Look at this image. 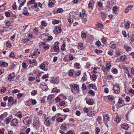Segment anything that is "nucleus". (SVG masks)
I'll return each instance as SVG.
<instances>
[{
	"instance_id": "1",
	"label": "nucleus",
	"mask_w": 134,
	"mask_h": 134,
	"mask_svg": "<svg viewBox=\"0 0 134 134\" xmlns=\"http://www.w3.org/2000/svg\"><path fill=\"white\" fill-rule=\"evenodd\" d=\"M31 121V120L30 118L27 117L25 118L23 120V122L26 125H29Z\"/></svg>"
},
{
	"instance_id": "2",
	"label": "nucleus",
	"mask_w": 134,
	"mask_h": 134,
	"mask_svg": "<svg viewBox=\"0 0 134 134\" xmlns=\"http://www.w3.org/2000/svg\"><path fill=\"white\" fill-rule=\"evenodd\" d=\"M18 120L16 119H12L11 122V125L13 126L17 125L18 122Z\"/></svg>"
},
{
	"instance_id": "3",
	"label": "nucleus",
	"mask_w": 134,
	"mask_h": 134,
	"mask_svg": "<svg viewBox=\"0 0 134 134\" xmlns=\"http://www.w3.org/2000/svg\"><path fill=\"white\" fill-rule=\"evenodd\" d=\"M113 90L115 93L118 94L120 92L119 87L117 85H115L114 86Z\"/></svg>"
},
{
	"instance_id": "4",
	"label": "nucleus",
	"mask_w": 134,
	"mask_h": 134,
	"mask_svg": "<svg viewBox=\"0 0 134 134\" xmlns=\"http://www.w3.org/2000/svg\"><path fill=\"white\" fill-rule=\"evenodd\" d=\"M94 4V3L93 1H90L88 4V8L91 10L93 9Z\"/></svg>"
},
{
	"instance_id": "5",
	"label": "nucleus",
	"mask_w": 134,
	"mask_h": 134,
	"mask_svg": "<svg viewBox=\"0 0 134 134\" xmlns=\"http://www.w3.org/2000/svg\"><path fill=\"white\" fill-rule=\"evenodd\" d=\"M41 45L42 46L43 48L45 50H48L49 47V45L44 43L42 42Z\"/></svg>"
},
{
	"instance_id": "6",
	"label": "nucleus",
	"mask_w": 134,
	"mask_h": 134,
	"mask_svg": "<svg viewBox=\"0 0 134 134\" xmlns=\"http://www.w3.org/2000/svg\"><path fill=\"white\" fill-rule=\"evenodd\" d=\"M60 129L64 131H66L67 130V128L66 127L65 122L63 123L60 126Z\"/></svg>"
},
{
	"instance_id": "7",
	"label": "nucleus",
	"mask_w": 134,
	"mask_h": 134,
	"mask_svg": "<svg viewBox=\"0 0 134 134\" xmlns=\"http://www.w3.org/2000/svg\"><path fill=\"white\" fill-rule=\"evenodd\" d=\"M59 43L58 42H55L54 44L53 49L55 51H57L59 49V47L58 46Z\"/></svg>"
},
{
	"instance_id": "8",
	"label": "nucleus",
	"mask_w": 134,
	"mask_h": 134,
	"mask_svg": "<svg viewBox=\"0 0 134 134\" xmlns=\"http://www.w3.org/2000/svg\"><path fill=\"white\" fill-rule=\"evenodd\" d=\"M111 67V65L109 63L107 64V65H106V67L104 69H103V71L105 72V71H109Z\"/></svg>"
},
{
	"instance_id": "9",
	"label": "nucleus",
	"mask_w": 134,
	"mask_h": 134,
	"mask_svg": "<svg viewBox=\"0 0 134 134\" xmlns=\"http://www.w3.org/2000/svg\"><path fill=\"white\" fill-rule=\"evenodd\" d=\"M40 53V52L38 51V49H36L34 50V52L31 54V55L34 56H37Z\"/></svg>"
},
{
	"instance_id": "10",
	"label": "nucleus",
	"mask_w": 134,
	"mask_h": 134,
	"mask_svg": "<svg viewBox=\"0 0 134 134\" xmlns=\"http://www.w3.org/2000/svg\"><path fill=\"white\" fill-rule=\"evenodd\" d=\"M121 127L125 130H127L129 128L128 125L126 123H124L122 125Z\"/></svg>"
},
{
	"instance_id": "11",
	"label": "nucleus",
	"mask_w": 134,
	"mask_h": 134,
	"mask_svg": "<svg viewBox=\"0 0 134 134\" xmlns=\"http://www.w3.org/2000/svg\"><path fill=\"white\" fill-rule=\"evenodd\" d=\"M7 115V113H5L0 116V121H1L3 120V119L6 117Z\"/></svg>"
},
{
	"instance_id": "12",
	"label": "nucleus",
	"mask_w": 134,
	"mask_h": 134,
	"mask_svg": "<svg viewBox=\"0 0 134 134\" xmlns=\"http://www.w3.org/2000/svg\"><path fill=\"white\" fill-rule=\"evenodd\" d=\"M0 66H1L4 67H7L8 66V64L4 62H0Z\"/></svg>"
},
{
	"instance_id": "13",
	"label": "nucleus",
	"mask_w": 134,
	"mask_h": 134,
	"mask_svg": "<svg viewBox=\"0 0 134 134\" xmlns=\"http://www.w3.org/2000/svg\"><path fill=\"white\" fill-rule=\"evenodd\" d=\"M86 101L87 103L90 105H92L94 103V101L92 99H90L88 100H87Z\"/></svg>"
},
{
	"instance_id": "14",
	"label": "nucleus",
	"mask_w": 134,
	"mask_h": 134,
	"mask_svg": "<svg viewBox=\"0 0 134 134\" xmlns=\"http://www.w3.org/2000/svg\"><path fill=\"white\" fill-rule=\"evenodd\" d=\"M39 122V120L35 119L33 122V125L34 126H36L38 124Z\"/></svg>"
},
{
	"instance_id": "15",
	"label": "nucleus",
	"mask_w": 134,
	"mask_h": 134,
	"mask_svg": "<svg viewBox=\"0 0 134 134\" xmlns=\"http://www.w3.org/2000/svg\"><path fill=\"white\" fill-rule=\"evenodd\" d=\"M96 26H98L96 27L97 29L99 28H103V25L102 24H100L98 22L96 24Z\"/></svg>"
},
{
	"instance_id": "16",
	"label": "nucleus",
	"mask_w": 134,
	"mask_h": 134,
	"mask_svg": "<svg viewBox=\"0 0 134 134\" xmlns=\"http://www.w3.org/2000/svg\"><path fill=\"white\" fill-rule=\"evenodd\" d=\"M27 8L25 7L24 9V11L23 12V13L25 15H28L29 14V13L28 11L26 10Z\"/></svg>"
},
{
	"instance_id": "17",
	"label": "nucleus",
	"mask_w": 134,
	"mask_h": 134,
	"mask_svg": "<svg viewBox=\"0 0 134 134\" xmlns=\"http://www.w3.org/2000/svg\"><path fill=\"white\" fill-rule=\"evenodd\" d=\"M69 75L71 76H72L73 75V73L74 72V71L73 70H70L69 72Z\"/></svg>"
},
{
	"instance_id": "18",
	"label": "nucleus",
	"mask_w": 134,
	"mask_h": 134,
	"mask_svg": "<svg viewBox=\"0 0 134 134\" xmlns=\"http://www.w3.org/2000/svg\"><path fill=\"white\" fill-rule=\"evenodd\" d=\"M72 87L73 89L75 90H77L79 89V87L76 84H74L72 85Z\"/></svg>"
},
{
	"instance_id": "19",
	"label": "nucleus",
	"mask_w": 134,
	"mask_h": 134,
	"mask_svg": "<svg viewBox=\"0 0 134 134\" xmlns=\"http://www.w3.org/2000/svg\"><path fill=\"white\" fill-rule=\"evenodd\" d=\"M81 80H82L83 81L87 80V76L85 73H84V74L83 76L82 77Z\"/></svg>"
},
{
	"instance_id": "20",
	"label": "nucleus",
	"mask_w": 134,
	"mask_h": 134,
	"mask_svg": "<svg viewBox=\"0 0 134 134\" xmlns=\"http://www.w3.org/2000/svg\"><path fill=\"white\" fill-rule=\"evenodd\" d=\"M124 48L127 51H129L131 50V48L129 47H128L126 45H125L124 46Z\"/></svg>"
},
{
	"instance_id": "21",
	"label": "nucleus",
	"mask_w": 134,
	"mask_h": 134,
	"mask_svg": "<svg viewBox=\"0 0 134 134\" xmlns=\"http://www.w3.org/2000/svg\"><path fill=\"white\" fill-rule=\"evenodd\" d=\"M124 25H125V27L126 29H129V28L130 24L128 22L125 23L124 24Z\"/></svg>"
},
{
	"instance_id": "22",
	"label": "nucleus",
	"mask_w": 134,
	"mask_h": 134,
	"mask_svg": "<svg viewBox=\"0 0 134 134\" xmlns=\"http://www.w3.org/2000/svg\"><path fill=\"white\" fill-rule=\"evenodd\" d=\"M52 91L55 93H58L60 91L59 89H57V88H53Z\"/></svg>"
},
{
	"instance_id": "23",
	"label": "nucleus",
	"mask_w": 134,
	"mask_h": 134,
	"mask_svg": "<svg viewBox=\"0 0 134 134\" xmlns=\"http://www.w3.org/2000/svg\"><path fill=\"white\" fill-rule=\"evenodd\" d=\"M6 45L7 47L9 48H10L12 47V45L9 41H8L6 42Z\"/></svg>"
},
{
	"instance_id": "24",
	"label": "nucleus",
	"mask_w": 134,
	"mask_h": 134,
	"mask_svg": "<svg viewBox=\"0 0 134 134\" xmlns=\"http://www.w3.org/2000/svg\"><path fill=\"white\" fill-rule=\"evenodd\" d=\"M80 64L78 63H76L74 64V67L75 69H80Z\"/></svg>"
},
{
	"instance_id": "25",
	"label": "nucleus",
	"mask_w": 134,
	"mask_h": 134,
	"mask_svg": "<svg viewBox=\"0 0 134 134\" xmlns=\"http://www.w3.org/2000/svg\"><path fill=\"white\" fill-rule=\"evenodd\" d=\"M29 41V39L28 38H24L22 39L21 40L22 42L24 43H26L27 42H28Z\"/></svg>"
},
{
	"instance_id": "26",
	"label": "nucleus",
	"mask_w": 134,
	"mask_h": 134,
	"mask_svg": "<svg viewBox=\"0 0 134 134\" xmlns=\"http://www.w3.org/2000/svg\"><path fill=\"white\" fill-rule=\"evenodd\" d=\"M11 120V118L7 117L5 119V123L6 124L9 123Z\"/></svg>"
},
{
	"instance_id": "27",
	"label": "nucleus",
	"mask_w": 134,
	"mask_h": 134,
	"mask_svg": "<svg viewBox=\"0 0 134 134\" xmlns=\"http://www.w3.org/2000/svg\"><path fill=\"white\" fill-rule=\"evenodd\" d=\"M6 88L5 87H3L1 90V93H3L6 91Z\"/></svg>"
},
{
	"instance_id": "28",
	"label": "nucleus",
	"mask_w": 134,
	"mask_h": 134,
	"mask_svg": "<svg viewBox=\"0 0 134 134\" xmlns=\"http://www.w3.org/2000/svg\"><path fill=\"white\" fill-rule=\"evenodd\" d=\"M108 53L109 55L110 56H112L114 54L113 51L112 50H109L108 52Z\"/></svg>"
},
{
	"instance_id": "29",
	"label": "nucleus",
	"mask_w": 134,
	"mask_h": 134,
	"mask_svg": "<svg viewBox=\"0 0 134 134\" xmlns=\"http://www.w3.org/2000/svg\"><path fill=\"white\" fill-rule=\"evenodd\" d=\"M41 25L43 26H45L47 25V24L44 21H42L41 22Z\"/></svg>"
},
{
	"instance_id": "30",
	"label": "nucleus",
	"mask_w": 134,
	"mask_h": 134,
	"mask_svg": "<svg viewBox=\"0 0 134 134\" xmlns=\"http://www.w3.org/2000/svg\"><path fill=\"white\" fill-rule=\"evenodd\" d=\"M107 38H103L102 39V42L103 43L105 44L107 43Z\"/></svg>"
},
{
	"instance_id": "31",
	"label": "nucleus",
	"mask_w": 134,
	"mask_h": 134,
	"mask_svg": "<svg viewBox=\"0 0 134 134\" xmlns=\"http://www.w3.org/2000/svg\"><path fill=\"white\" fill-rule=\"evenodd\" d=\"M61 28L60 27H58L56 28V31L58 33H59L61 31Z\"/></svg>"
},
{
	"instance_id": "32",
	"label": "nucleus",
	"mask_w": 134,
	"mask_h": 134,
	"mask_svg": "<svg viewBox=\"0 0 134 134\" xmlns=\"http://www.w3.org/2000/svg\"><path fill=\"white\" fill-rule=\"evenodd\" d=\"M36 3L35 2V0H31L30 2H28L27 4H30L31 5H32L35 4V3Z\"/></svg>"
},
{
	"instance_id": "33",
	"label": "nucleus",
	"mask_w": 134,
	"mask_h": 134,
	"mask_svg": "<svg viewBox=\"0 0 134 134\" xmlns=\"http://www.w3.org/2000/svg\"><path fill=\"white\" fill-rule=\"evenodd\" d=\"M37 93V91L36 90L32 91L31 93V95L32 96H34Z\"/></svg>"
},
{
	"instance_id": "34",
	"label": "nucleus",
	"mask_w": 134,
	"mask_h": 134,
	"mask_svg": "<svg viewBox=\"0 0 134 134\" xmlns=\"http://www.w3.org/2000/svg\"><path fill=\"white\" fill-rule=\"evenodd\" d=\"M100 131V129L98 127H97L95 129V133L96 134H98Z\"/></svg>"
},
{
	"instance_id": "35",
	"label": "nucleus",
	"mask_w": 134,
	"mask_h": 134,
	"mask_svg": "<svg viewBox=\"0 0 134 134\" xmlns=\"http://www.w3.org/2000/svg\"><path fill=\"white\" fill-rule=\"evenodd\" d=\"M124 102V100L122 99V98H120L119 99L118 103L119 104H122L123 102Z\"/></svg>"
},
{
	"instance_id": "36",
	"label": "nucleus",
	"mask_w": 134,
	"mask_h": 134,
	"mask_svg": "<svg viewBox=\"0 0 134 134\" xmlns=\"http://www.w3.org/2000/svg\"><path fill=\"white\" fill-rule=\"evenodd\" d=\"M31 7L32 8H36L37 7V4L36 3L34 4L31 5Z\"/></svg>"
},
{
	"instance_id": "37",
	"label": "nucleus",
	"mask_w": 134,
	"mask_h": 134,
	"mask_svg": "<svg viewBox=\"0 0 134 134\" xmlns=\"http://www.w3.org/2000/svg\"><path fill=\"white\" fill-rule=\"evenodd\" d=\"M89 93L91 94V95L93 96L95 95V93L94 91L92 90H90L89 91Z\"/></svg>"
},
{
	"instance_id": "38",
	"label": "nucleus",
	"mask_w": 134,
	"mask_h": 134,
	"mask_svg": "<svg viewBox=\"0 0 134 134\" xmlns=\"http://www.w3.org/2000/svg\"><path fill=\"white\" fill-rule=\"evenodd\" d=\"M65 45L64 44H63L61 46V49L63 51H65Z\"/></svg>"
},
{
	"instance_id": "39",
	"label": "nucleus",
	"mask_w": 134,
	"mask_h": 134,
	"mask_svg": "<svg viewBox=\"0 0 134 134\" xmlns=\"http://www.w3.org/2000/svg\"><path fill=\"white\" fill-rule=\"evenodd\" d=\"M59 21V20H54L52 21V23L54 25L58 23Z\"/></svg>"
},
{
	"instance_id": "40",
	"label": "nucleus",
	"mask_w": 134,
	"mask_h": 134,
	"mask_svg": "<svg viewBox=\"0 0 134 134\" xmlns=\"http://www.w3.org/2000/svg\"><path fill=\"white\" fill-rule=\"evenodd\" d=\"M5 8V6L4 5H2L0 6V10H1L2 11L4 10Z\"/></svg>"
},
{
	"instance_id": "41",
	"label": "nucleus",
	"mask_w": 134,
	"mask_h": 134,
	"mask_svg": "<svg viewBox=\"0 0 134 134\" xmlns=\"http://www.w3.org/2000/svg\"><path fill=\"white\" fill-rule=\"evenodd\" d=\"M48 77V74L44 75L42 76V79H44L46 78H47Z\"/></svg>"
},
{
	"instance_id": "42",
	"label": "nucleus",
	"mask_w": 134,
	"mask_h": 134,
	"mask_svg": "<svg viewBox=\"0 0 134 134\" xmlns=\"http://www.w3.org/2000/svg\"><path fill=\"white\" fill-rule=\"evenodd\" d=\"M35 79V77H30L28 79V80L31 81L34 80Z\"/></svg>"
},
{
	"instance_id": "43",
	"label": "nucleus",
	"mask_w": 134,
	"mask_h": 134,
	"mask_svg": "<svg viewBox=\"0 0 134 134\" xmlns=\"http://www.w3.org/2000/svg\"><path fill=\"white\" fill-rule=\"evenodd\" d=\"M40 67L41 69H44L45 67V65L44 63H42L40 66Z\"/></svg>"
},
{
	"instance_id": "44",
	"label": "nucleus",
	"mask_w": 134,
	"mask_h": 134,
	"mask_svg": "<svg viewBox=\"0 0 134 134\" xmlns=\"http://www.w3.org/2000/svg\"><path fill=\"white\" fill-rule=\"evenodd\" d=\"M65 102L64 101H62L60 102L59 103V105L61 106H63L64 105Z\"/></svg>"
},
{
	"instance_id": "45",
	"label": "nucleus",
	"mask_w": 134,
	"mask_h": 134,
	"mask_svg": "<svg viewBox=\"0 0 134 134\" xmlns=\"http://www.w3.org/2000/svg\"><path fill=\"white\" fill-rule=\"evenodd\" d=\"M14 4H13V6H12V8H13V9H14V10H16V8H17V6H16V5H15L16 4V3L15 2H14Z\"/></svg>"
},
{
	"instance_id": "46",
	"label": "nucleus",
	"mask_w": 134,
	"mask_h": 134,
	"mask_svg": "<svg viewBox=\"0 0 134 134\" xmlns=\"http://www.w3.org/2000/svg\"><path fill=\"white\" fill-rule=\"evenodd\" d=\"M95 115V113H94L93 112H91L89 114V115H88L89 116H91L92 117L93 116H94Z\"/></svg>"
},
{
	"instance_id": "47",
	"label": "nucleus",
	"mask_w": 134,
	"mask_h": 134,
	"mask_svg": "<svg viewBox=\"0 0 134 134\" xmlns=\"http://www.w3.org/2000/svg\"><path fill=\"white\" fill-rule=\"evenodd\" d=\"M63 120V119L61 117H59L56 119V120L58 122H62Z\"/></svg>"
},
{
	"instance_id": "48",
	"label": "nucleus",
	"mask_w": 134,
	"mask_h": 134,
	"mask_svg": "<svg viewBox=\"0 0 134 134\" xmlns=\"http://www.w3.org/2000/svg\"><path fill=\"white\" fill-rule=\"evenodd\" d=\"M54 96L53 95H51L49 96L47 98V99H51L54 98Z\"/></svg>"
},
{
	"instance_id": "49",
	"label": "nucleus",
	"mask_w": 134,
	"mask_h": 134,
	"mask_svg": "<svg viewBox=\"0 0 134 134\" xmlns=\"http://www.w3.org/2000/svg\"><path fill=\"white\" fill-rule=\"evenodd\" d=\"M63 9H62L60 8H59L57 11V13H60L62 12Z\"/></svg>"
},
{
	"instance_id": "50",
	"label": "nucleus",
	"mask_w": 134,
	"mask_h": 134,
	"mask_svg": "<svg viewBox=\"0 0 134 134\" xmlns=\"http://www.w3.org/2000/svg\"><path fill=\"white\" fill-rule=\"evenodd\" d=\"M6 103L5 102H2L1 103V105L2 106L5 107Z\"/></svg>"
},
{
	"instance_id": "51",
	"label": "nucleus",
	"mask_w": 134,
	"mask_h": 134,
	"mask_svg": "<svg viewBox=\"0 0 134 134\" xmlns=\"http://www.w3.org/2000/svg\"><path fill=\"white\" fill-rule=\"evenodd\" d=\"M83 111L85 113H87L89 111V110L88 108H84L83 109Z\"/></svg>"
},
{
	"instance_id": "52",
	"label": "nucleus",
	"mask_w": 134,
	"mask_h": 134,
	"mask_svg": "<svg viewBox=\"0 0 134 134\" xmlns=\"http://www.w3.org/2000/svg\"><path fill=\"white\" fill-rule=\"evenodd\" d=\"M96 52L97 53H102V51L100 50H98V49H96Z\"/></svg>"
},
{
	"instance_id": "53",
	"label": "nucleus",
	"mask_w": 134,
	"mask_h": 134,
	"mask_svg": "<svg viewBox=\"0 0 134 134\" xmlns=\"http://www.w3.org/2000/svg\"><path fill=\"white\" fill-rule=\"evenodd\" d=\"M75 74L77 76H79L80 74V71H78L77 72H75Z\"/></svg>"
},
{
	"instance_id": "54",
	"label": "nucleus",
	"mask_w": 134,
	"mask_h": 134,
	"mask_svg": "<svg viewBox=\"0 0 134 134\" xmlns=\"http://www.w3.org/2000/svg\"><path fill=\"white\" fill-rule=\"evenodd\" d=\"M82 90H84L86 89V86L85 84H83L82 85Z\"/></svg>"
},
{
	"instance_id": "55",
	"label": "nucleus",
	"mask_w": 134,
	"mask_h": 134,
	"mask_svg": "<svg viewBox=\"0 0 134 134\" xmlns=\"http://www.w3.org/2000/svg\"><path fill=\"white\" fill-rule=\"evenodd\" d=\"M108 99L109 100H112L114 98V97L113 96L109 95L108 97Z\"/></svg>"
},
{
	"instance_id": "56",
	"label": "nucleus",
	"mask_w": 134,
	"mask_h": 134,
	"mask_svg": "<svg viewBox=\"0 0 134 134\" xmlns=\"http://www.w3.org/2000/svg\"><path fill=\"white\" fill-rule=\"evenodd\" d=\"M96 44L98 46H99L100 45L101 43L100 42L98 41L96 42Z\"/></svg>"
},
{
	"instance_id": "57",
	"label": "nucleus",
	"mask_w": 134,
	"mask_h": 134,
	"mask_svg": "<svg viewBox=\"0 0 134 134\" xmlns=\"http://www.w3.org/2000/svg\"><path fill=\"white\" fill-rule=\"evenodd\" d=\"M15 36H16V35L14 34L11 37H10L11 40H12V41H14V39L15 37Z\"/></svg>"
},
{
	"instance_id": "58",
	"label": "nucleus",
	"mask_w": 134,
	"mask_h": 134,
	"mask_svg": "<svg viewBox=\"0 0 134 134\" xmlns=\"http://www.w3.org/2000/svg\"><path fill=\"white\" fill-rule=\"evenodd\" d=\"M98 6L100 7H101L103 6V4L102 2H98Z\"/></svg>"
},
{
	"instance_id": "59",
	"label": "nucleus",
	"mask_w": 134,
	"mask_h": 134,
	"mask_svg": "<svg viewBox=\"0 0 134 134\" xmlns=\"http://www.w3.org/2000/svg\"><path fill=\"white\" fill-rule=\"evenodd\" d=\"M81 37L82 38H85L86 37V34L84 33H82L81 34Z\"/></svg>"
},
{
	"instance_id": "60",
	"label": "nucleus",
	"mask_w": 134,
	"mask_h": 134,
	"mask_svg": "<svg viewBox=\"0 0 134 134\" xmlns=\"http://www.w3.org/2000/svg\"><path fill=\"white\" fill-rule=\"evenodd\" d=\"M11 23L9 21H7L6 23V25L8 27L10 26H11Z\"/></svg>"
},
{
	"instance_id": "61",
	"label": "nucleus",
	"mask_w": 134,
	"mask_h": 134,
	"mask_svg": "<svg viewBox=\"0 0 134 134\" xmlns=\"http://www.w3.org/2000/svg\"><path fill=\"white\" fill-rule=\"evenodd\" d=\"M38 113V115L40 116H41L42 114V110H40L39 111V112H37Z\"/></svg>"
},
{
	"instance_id": "62",
	"label": "nucleus",
	"mask_w": 134,
	"mask_h": 134,
	"mask_svg": "<svg viewBox=\"0 0 134 134\" xmlns=\"http://www.w3.org/2000/svg\"><path fill=\"white\" fill-rule=\"evenodd\" d=\"M125 99L127 102H129L130 101V98L129 97L127 96L126 97Z\"/></svg>"
},
{
	"instance_id": "63",
	"label": "nucleus",
	"mask_w": 134,
	"mask_h": 134,
	"mask_svg": "<svg viewBox=\"0 0 134 134\" xmlns=\"http://www.w3.org/2000/svg\"><path fill=\"white\" fill-rule=\"evenodd\" d=\"M18 90L16 89H14V90H12V92L13 93H16L18 92H19Z\"/></svg>"
},
{
	"instance_id": "64",
	"label": "nucleus",
	"mask_w": 134,
	"mask_h": 134,
	"mask_svg": "<svg viewBox=\"0 0 134 134\" xmlns=\"http://www.w3.org/2000/svg\"><path fill=\"white\" fill-rule=\"evenodd\" d=\"M116 44H113L111 45L110 47L111 48L113 49H114L116 47Z\"/></svg>"
}]
</instances>
